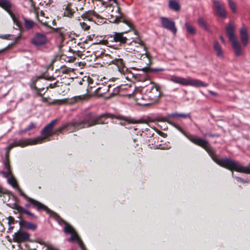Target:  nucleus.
<instances>
[{
	"mask_svg": "<svg viewBox=\"0 0 250 250\" xmlns=\"http://www.w3.org/2000/svg\"><path fill=\"white\" fill-rule=\"evenodd\" d=\"M172 125L178 129L192 143L204 148L212 160L219 166L231 171L250 174V167H244L239 162L229 158H218L215 151L209 142L196 135H191L186 132L180 125L173 122Z\"/></svg>",
	"mask_w": 250,
	"mask_h": 250,
	"instance_id": "f257e3e1",
	"label": "nucleus"
},
{
	"mask_svg": "<svg viewBox=\"0 0 250 250\" xmlns=\"http://www.w3.org/2000/svg\"><path fill=\"white\" fill-rule=\"evenodd\" d=\"M111 117V115L103 114L97 115L93 112H88L84 114L79 121H72L73 129L72 131H76L84 128H89L98 125L107 124L106 120Z\"/></svg>",
	"mask_w": 250,
	"mask_h": 250,
	"instance_id": "f03ea898",
	"label": "nucleus"
},
{
	"mask_svg": "<svg viewBox=\"0 0 250 250\" xmlns=\"http://www.w3.org/2000/svg\"><path fill=\"white\" fill-rule=\"evenodd\" d=\"M58 122V119H56L51 121L45 125L41 130V134L42 136H38L35 138L26 139L28 145H35L42 144L46 141H50L49 137L53 136V128Z\"/></svg>",
	"mask_w": 250,
	"mask_h": 250,
	"instance_id": "7ed1b4c3",
	"label": "nucleus"
},
{
	"mask_svg": "<svg viewBox=\"0 0 250 250\" xmlns=\"http://www.w3.org/2000/svg\"><path fill=\"white\" fill-rule=\"evenodd\" d=\"M14 24L17 27L20 31L19 35L15 38V42H17L21 38V34L26 31H30L33 29L36 25V23L23 15L16 16L12 19Z\"/></svg>",
	"mask_w": 250,
	"mask_h": 250,
	"instance_id": "20e7f679",
	"label": "nucleus"
},
{
	"mask_svg": "<svg viewBox=\"0 0 250 250\" xmlns=\"http://www.w3.org/2000/svg\"><path fill=\"white\" fill-rule=\"evenodd\" d=\"M19 194L28 203L25 205V208H29L31 207L36 208L38 211L43 210L47 214H50L53 217L58 216V214L49 209L46 206L26 195L22 189H19Z\"/></svg>",
	"mask_w": 250,
	"mask_h": 250,
	"instance_id": "39448f33",
	"label": "nucleus"
},
{
	"mask_svg": "<svg viewBox=\"0 0 250 250\" xmlns=\"http://www.w3.org/2000/svg\"><path fill=\"white\" fill-rule=\"evenodd\" d=\"M142 92L144 93L145 100L149 104L157 102L162 95L160 86L154 83L142 88Z\"/></svg>",
	"mask_w": 250,
	"mask_h": 250,
	"instance_id": "423d86ee",
	"label": "nucleus"
},
{
	"mask_svg": "<svg viewBox=\"0 0 250 250\" xmlns=\"http://www.w3.org/2000/svg\"><path fill=\"white\" fill-rule=\"evenodd\" d=\"M169 80L173 83L185 86L189 85L196 87H206L208 85V83H205L200 80L193 79L190 78L186 79L175 75L170 76Z\"/></svg>",
	"mask_w": 250,
	"mask_h": 250,
	"instance_id": "0eeeda50",
	"label": "nucleus"
},
{
	"mask_svg": "<svg viewBox=\"0 0 250 250\" xmlns=\"http://www.w3.org/2000/svg\"><path fill=\"white\" fill-rule=\"evenodd\" d=\"M226 32L229 40L232 42V47L235 55L240 56L242 54L241 46L234 35V27L231 23L228 24L227 26Z\"/></svg>",
	"mask_w": 250,
	"mask_h": 250,
	"instance_id": "6e6552de",
	"label": "nucleus"
},
{
	"mask_svg": "<svg viewBox=\"0 0 250 250\" xmlns=\"http://www.w3.org/2000/svg\"><path fill=\"white\" fill-rule=\"evenodd\" d=\"M71 42L74 43V46L72 45L70 46L69 48V52L72 53L73 55H70V54H62L60 58L61 60H63L64 61L67 62H74L76 59V56L81 57L82 55V51L76 49V45H79L81 44L80 42L76 43V40L73 39Z\"/></svg>",
	"mask_w": 250,
	"mask_h": 250,
	"instance_id": "1a4fd4ad",
	"label": "nucleus"
},
{
	"mask_svg": "<svg viewBox=\"0 0 250 250\" xmlns=\"http://www.w3.org/2000/svg\"><path fill=\"white\" fill-rule=\"evenodd\" d=\"M126 32H113L112 34L107 35V40L112 42L115 43V45L122 46L127 42L128 38L125 36Z\"/></svg>",
	"mask_w": 250,
	"mask_h": 250,
	"instance_id": "9d476101",
	"label": "nucleus"
},
{
	"mask_svg": "<svg viewBox=\"0 0 250 250\" xmlns=\"http://www.w3.org/2000/svg\"><path fill=\"white\" fill-rule=\"evenodd\" d=\"M212 1L214 16L222 19H226L228 15L224 3L219 0H212Z\"/></svg>",
	"mask_w": 250,
	"mask_h": 250,
	"instance_id": "9b49d317",
	"label": "nucleus"
},
{
	"mask_svg": "<svg viewBox=\"0 0 250 250\" xmlns=\"http://www.w3.org/2000/svg\"><path fill=\"white\" fill-rule=\"evenodd\" d=\"M48 42L46 35L43 33L36 32L31 39V43L36 47H43Z\"/></svg>",
	"mask_w": 250,
	"mask_h": 250,
	"instance_id": "f8f14e48",
	"label": "nucleus"
},
{
	"mask_svg": "<svg viewBox=\"0 0 250 250\" xmlns=\"http://www.w3.org/2000/svg\"><path fill=\"white\" fill-rule=\"evenodd\" d=\"M161 23L163 28L171 32L173 35H176L177 32V28L175 22L171 19L162 17L160 18Z\"/></svg>",
	"mask_w": 250,
	"mask_h": 250,
	"instance_id": "ddd939ff",
	"label": "nucleus"
},
{
	"mask_svg": "<svg viewBox=\"0 0 250 250\" xmlns=\"http://www.w3.org/2000/svg\"><path fill=\"white\" fill-rule=\"evenodd\" d=\"M29 146L25 139H21L18 141H15L13 143L10 144L6 148L5 154V159L4 161H10V151L14 147L21 146L23 147Z\"/></svg>",
	"mask_w": 250,
	"mask_h": 250,
	"instance_id": "4468645a",
	"label": "nucleus"
},
{
	"mask_svg": "<svg viewBox=\"0 0 250 250\" xmlns=\"http://www.w3.org/2000/svg\"><path fill=\"white\" fill-rule=\"evenodd\" d=\"M179 118H183L184 119L190 118V116L189 114L173 113L167 115L166 117L161 118L160 121L166 122L172 125V123L174 122L173 120Z\"/></svg>",
	"mask_w": 250,
	"mask_h": 250,
	"instance_id": "2eb2a0df",
	"label": "nucleus"
},
{
	"mask_svg": "<svg viewBox=\"0 0 250 250\" xmlns=\"http://www.w3.org/2000/svg\"><path fill=\"white\" fill-rule=\"evenodd\" d=\"M128 98H132L138 104L140 105H146L149 103H144L143 101H146L144 97V93L142 92V89L141 91L136 89L132 93H127L125 95Z\"/></svg>",
	"mask_w": 250,
	"mask_h": 250,
	"instance_id": "dca6fc26",
	"label": "nucleus"
},
{
	"mask_svg": "<svg viewBox=\"0 0 250 250\" xmlns=\"http://www.w3.org/2000/svg\"><path fill=\"white\" fill-rule=\"evenodd\" d=\"M9 206L12 208L16 210L17 212L20 214V215L22 214H26L32 218L35 219H37L38 218V217L34 213L25 209L24 207L19 205L17 203H14L12 204L11 206Z\"/></svg>",
	"mask_w": 250,
	"mask_h": 250,
	"instance_id": "f3484780",
	"label": "nucleus"
},
{
	"mask_svg": "<svg viewBox=\"0 0 250 250\" xmlns=\"http://www.w3.org/2000/svg\"><path fill=\"white\" fill-rule=\"evenodd\" d=\"M42 78H44L43 75L34 77L31 79L29 84L30 88L33 90H35L37 92V95L40 97H42L45 92H44L43 94L41 93V91L44 89V87H38L36 86L37 81Z\"/></svg>",
	"mask_w": 250,
	"mask_h": 250,
	"instance_id": "a211bd4d",
	"label": "nucleus"
},
{
	"mask_svg": "<svg viewBox=\"0 0 250 250\" xmlns=\"http://www.w3.org/2000/svg\"><path fill=\"white\" fill-rule=\"evenodd\" d=\"M0 7L8 13L12 19L16 16L17 14H14L12 10L13 5L9 0H0Z\"/></svg>",
	"mask_w": 250,
	"mask_h": 250,
	"instance_id": "6ab92c4d",
	"label": "nucleus"
},
{
	"mask_svg": "<svg viewBox=\"0 0 250 250\" xmlns=\"http://www.w3.org/2000/svg\"><path fill=\"white\" fill-rule=\"evenodd\" d=\"M30 238V234L26 232L18 231L13 235V240L15 242L21 243L28 241Z\"/></svg>",
	"mask_w": 250,
	"mask_h": 250,
	"instance_id": "aec40b11",
	"label": "nucleus"
},
{
	"mask_svg": "<svg viewBox=\"0 0 250 250\" xmlns=\"http://www.w3.org/2000/svg\"><path fill=\"white\" fill-rule=\"evenodd\" d=\"M114 22L115 23L123 22L128 25L130 29H132L135 34L137 35L138 34V31L134 28V25L131 20L126 19L123 15H120L119 17H116Z\"/></svg>",
	"mask_w": 250,
	"mask_h": 250,
	"instance_id": "412c9836",
	"label": "nucleus"
},
{
	"mask_svg": "<svg viewBox=\"0 0 250 250\" xmlns=\"http://www.w3.org/2000/svg\"><path fill=\"white\" fill-rule=\"evenodd\" d=\"M67 29L64 27L51 28V33H54L57 34L61 42H63L65 39V36L67 34Z\"/></svg>",
	"mask_w": 250,
	"mask_h": 250,
	"instance_id": "4be33fe9",
	"label": "nucleus"
},
{
	"mask_svg": "<svg viewBox=\"0 0 250 250\" xmlns=\"http://www.w3.org/2000/svg\"><path fill=\"white\" fill-rule=\"evenodd\" d=\"M19 218H21L19 221V225L21 228L29 229L33 231H35L37 229V225L36 224L21 219V216L19 217Z\"/></svg>",
	"mask_w": 250,
	"mask_h": 250,
	"instance_id": "5701e85b",
	"label": "nucleus"
},
{
	"mask_svg": "<svg viewBox=\"0 0 250 250\" xmlns=\"http://www.w3.org/2000/svg\"><path fill=\"white\" fill-rule=\"evenodd\" d=\"M72 121L70 123H65L62 126L53 130V136L54 135H58L61 133H62L63 130L70 131L73 132L72 129H73L72 125Z\"/></svg>",
	"mask_w": 250,
	"mask_h": 250,
	"instance_id": "b1692460",
	"label": "nucleus"
},
{
	"mask_svg": "<svg viewBox=\"0 0 250 250\" xmlns=\"http://www.w3.org/2000/svg\"><path fill=\"white\" fill-rule=\"evenodd\" d=\"M111 63L116 65L119 71L121 73H124L127 69V68L125 66V62L122 59L115 58L111 62Z\"/></svg>",
	"mask_w": 250,
	"mask_h": 250,
	"instance_id": "393cba45",
	"label": "nucleus"
},
{
	"mask_svg": "<svg viewBox=\"0 0 250 250\" xmlns=\"http://www.w3.org/2000/svg\"><path fill=\"white\" fill-rule=\"evenodd\" d=\"M81 17L84 20H88L89 21H92L93 17H96L100 18V16L98 15L94 10H88L83 13Z\"/></svg>",
	"mask_w": 250,
	"mask_h": 250,
	"instance_id": "a878e982",
	"label": "nucleus"
},
{
	"mask_svg": "<svg viewBox=\"0 0 250 250\" xmlns=\"http://www.w3.org/2000/svg\"><path fill=\"white\" fill-rule=\"evenodd\" d=\"M3 165L4 166L6 171H1V173L5 178H8L10 175H12V168L11 167L10 161H3Z\"/></svg>",
	"mask_w": 250,
	"mask_h": 250,
	"instance_id": "bb28decb",
	"label": "nucleus"
},
{
	"mask_svg": "<svg viewBox=\"0 0 250 250\" xmlns=\"http://www.w3.org/2000/svg\"><path fill=\"white\" fill-rule=\"evenodd\" d=\"M240 36L242 44L243 45L246 46L249 41L247 30L245 27H243L241 28Z\"/></svg>",
	"mask_w": 250,
	"mask_h": 250,
	"instance_id": "cd10ccee",
	"label": "nucleus"
},
{
	"mask_svg": "<svg viewBox=\"0 0 250 250\" xmlns=\"http://www.w3.org/2000/svg\"><path fill=\"white\" fill-rule=\"evenodd\" d=\"M63 10V16L64 17H68L69 18H72L74 17V15L76 11L74 9L71 8L70 4H67Z\"/></svg>",
	"mask_w": 250,
	"mask_h": 250,
	"instance_id": "c85d7f7f",
	"label": "nucleus"
},
{
	"mask_svg": "<svg viewBox=\"0 0 250 250\" xmlns=\"http://www.w3.org/2000/svg\"><path fill=\"white\" fill-rule=\"evenodd\" d=\"M56 219H59L61 220L62 223L65 225L63 228V231L65 233L72 234L75 231L74 228L69 224H67L64 220L62 219L58 215V216L54 217Z\"/></svg>",
	"mask_w": 250,
	"mask_h": 250,
	"instance_id": "c756f323",
	"label": "nucleus"
},
{
	"mask_svg": "<svg viewBox=\"0 0 250 250\" xmlns=\"http://www.w3.org/2000/svg\"><path fill=\"white\" fill-rule=\"evenodd\" d=\"M134 43L135 44L138 43L139 45H136V47L137 48H141V49L143 50V52H145V44L143 42V41L140 38H137L135 40H133L130 44V45H132V43ZM144 54V53H140L138 55L139 57L140 58L142 56V55Z\"/></svg>",
	"mask_w": 250,
	"mask_h": 250,
	"instance_id": "7c9ffc66",
	"label": "nucleus"
},
{
	"mask_svg": "<svg viewBox=\"0 0 250 250\" xmlns=\"http://www.w3.org/2000/svg\"><path fill=\"white\" fill-rule=\"evenodd\" d=\"M168 6L171 10L177 12L181 9V6L178 0H169Z\"/></svg>",
	"mask_w": 250,
	"mask_h": 250,
	"instance_id": "2f4dec72",
	"label": "nucleus"
},
{
	"mask_svg": "<svg viewBox=\"0 0 250 250\" xmlns=\"http://www.w3.org/2000/svg\"><path fill=\"white\" fill-rule=\"evenodd\" d=\"M115 118L118 119L120 120H124L128 124H139V123H144L143 120H137L134 119H132V118H128V117H125L122 116H116L115 117Z\"/></svg>",
	"mask_w": 250,
	"mask_h": 250,
	"instance_id": "473e14b6",
	"label": "nucleus"
},
{
	"mask_svg": "<svg viewBox=\"0 0 250 250\" xmlns=\"http://www.w3.org/2000/svg\"><path fill=\"white\" fill-rule=\"evenodd\" d=\"M213 49L216 53V56L222 58H223V53L221 45L219 44L218 42H215L213 45Z\"/></svg>",
	"mask_w": 250,
	"mask_h": 250,
	"instance_id": "72a5a7b5",
	"label": "nucleus"
},
{
	"mask_svg": "<svg viewBox=\"0 0 250 250\" xmlns=\"http://www.w3.org/2000/svg\"><path fill=\"white\" fill-rule=\"evenodd\" d=\"M73 71V69L71 68H69L66 67L65 65L61 66L59 69H57L56 70V73H59L58 76H61V75H62L64 74H69L71 72H72Z\"/></svg>",
	"mask_w": 250,
	"mask_h": 250,
	"instance_id": "f704fd0d",
	"label": "nucleus"
},
{
	"mask_svg": "<svg viewBox=\"0 0 250 250\" xmlns=\"http://www.w3.org/2000/svg\"><path fill=\"white\" fill-rule=\"evenodd\" d=\"M10 177L8 179V182L13 188H16L19 192V189H21L19 186L16 180L14 177L13 174L9 176Z\"/></svg>",
	"mask_w": 250,
	"mask_h": 250,
	"instance_id": "c9c22d12",
	"label": "nucleus"
},
{
	"mask_svg": "<svg viewBox=\"0 0 250 250\" xmlns=\"http://www.w3.org/2000/svg\"><path fill=\"white\" fill-rule=\"evenodd\" d=\"M185 27L188 32L191 35H194L196 33L195 28L190 24L189 21H186L185 23Z\"/></svg>",
	"mask_w": 250,
	"mask_h": 250,
	"instance_id": "e433bc0d",
	"label": "nucleus"
},
{
	"mask_svg": "<svg viewBox=\"0 0 250 250\" xmlns=\"http://www.w3.org/2000/svg\"><path fill=\"white\" fill-rule=\"evenodd\" d=\"M130 86L126 84V85H121L120 86H117L114 89V92L112 93L113 95H116L119 94L122 90L127 89L128 88H129Z\"/></svg>",
	"mask_w": 250,
	"mask_h": 250,
	"instance_id": "4c0bfd02",
	"label": "nucleus"
},
{
	"mask_svg": "<svg viewBox=\"0 0 250 250\" xmlns=\"http://www.w3.org/2000/svg\"><path fill=\"white\" fill-rule=\"evenodd\" d=\"M71 237L68 239V241L69 242H74V241H77V243L81 239L77 233L76 232V231L73 232V233L71 234Z\"/></svg>",
	"mask_w": 250,
	"mask_h": 250,
	"instance_id": "58836bf2",
	"label": "nucleus"
},
{
	"mask_svg": "<svg viewBox=\"0 0 250 250\" xmlns=\"http://www.w3.org/2000/svg\"><path fill=\"white\" fill-rule=\"evenodd\" d=\"M36 127V125L34 123H30V124L24 129L20 131L19 134H22L27 132V131L33 129Z\"/></svg>",
	"mask_w": 250,
	"mask_h": 250,
	"instance_id": "ea45409f",
	"label": "nucleus"
},
{
	"mask_svg": "<svg viewBox=\"0 0 250 250\" xmlns=\"http://www.w3.org/2000/svg\"><path fill=\"white\" fill-rule=\"evenodd\" d=\"M143 70L146 73L148 72H156L159 71H163L164 68H151L149 67H145L143 68Z\"/></svg>",
	"mask_w": 250,
	"mask_h": 250,
	"instance_id": "a19ab883",
	"label": "nucleus"
},
{
	"mask_svg": "<svg viewBox=\"0 0 250 250\" xmlns=\"http://www.w3.org/2000/svg\"><path fill=\"white\" fill-rule=\"evenodd\" d=\"M229 7L233 13L236 12V6L234 1L232 0H228Z\"/></svg>",
	"mask_w": 250,
	"mask_h": 250,
	"instance_id": "79ce46f5",
	"label": "nucleus"
},
{
	"mask_svg": "<svg viewBox=\"0 0 250 250\" xmlns=\"http://www.w3.org/2000/svg\"><path fill=\"white\" fill-rule=\"evenodd\" d=\"M63 83L60 82L59 81H56L55 83H50L49 85L46 87L47 89L48 88H54L57 87H60L62 85Z\"/></svg>",
	"mask_w": 250,
	"mask_h": 250,
	"instance_id": "37998d69",
	"label": "nucleus"
},
{
	"mask_svg": "<svg viewBox=\"0 0 250 250\" xmlns=\"http://www.w3.org/2000/svg\"><path fill=\"white\" fill-rule=\"evenodd\" d=\"M7 195L9 197L10 195H13L12 193L7 189H6L0 186V196L2 197V195Z\"/></svg>",
	"mask_w": 250,
	"mask_h": 250,
	"instance_id": "c03bdc74",
	"label": "nucleus"
},
{
	"mask_svg": "<svg viewBox=\"0 0 250 250\" xmlns=\"http://www.w3.org/2000/svg\"><path fill=\"white\" fill-rule=\"evenodd\" d=\"M80 26L84 31H88L90 29V25L85 22H80Z\"/></svg>",
	"mask_w": 250,
	"mask_h": 250,
	"instance_id": "a18cd8bd",
	"label": "nucleus"
},
{
	"mask_svg": "<svg viewBox=\"0 0 250 250\" xmlns=\"http://www.w3.org/2000/svg\"><path fill=\"white\" fill-rule=\"evenodd\" d=\"M198 23L201 27H204L205 29L207 28V23L205 20L202 17H200L198 20Z\"/></svg>",
	"mask_w": 250,
	"mask_h": 250,
	"instance_id": "49530a36",
	"label": "nucleus"
},
{
	"mask_svg": "<svg viewBox=\"0 0 250 250\" xmlns=\"http://www.w3.org/2000/svg\"><path fill=\"white\" fill-rule=\"evenodd\" d=\"M88 98V96L86 94H83L78 96H76L75 99L76 101L85 100Z\"/></svg>",
	"mask_w": 250,
	"mask_h": 250,
	"instance_id": "de8ad7c7",
	"label": "nucleus"
},
{
	"mask_svg": "<svg viewBox=\"0 0 250 250\" xmlns=\"http://www.w3.org/2000/svg\"><path fill=\"white\" fill-rule=\"evenodd\" d=\"M40 23L43 26L50 29L51 30V28H53L51 27V24H50V22L45 21H43L42 20H40Z\"/></svg>",
	"mask_w": 250,
	"mask_h": 250,
	"instance_id": "09e8293b",
	"label": "nucleus"
},
{
	"mask_svg": "<svg viewBox=\"0 0 250 250\" xmlns=\"http://www.w3.org/2000/svg\"><path fill=\"white\" fill-rule=\"evenodd\" d=\"M146 131L147 132L146 134L147 135V137H152L153 136L154 133L152 130L146 128Z\"/></svg>",
	"mask_w": 250,
	"mask_h": 250,
	"instance_id": "8fccbe9b",
	"label": "nucleus"
},
{
	"mask_svg": "<svg viewBox=\"0 0 250 250\" xmlns=\"http://www.w3.org/2000/svg\"><path fill=\"white\" fill-rule=\"evenodd\" d=\"M78 244L82 250H87L84 244L81 239L79 240V241L78 242Z\"/></svg>",
	"mask_w": 250,
	"mask_h": 250,
	"instance_id": "3c124183",
	"label": "nucleus"
},
{
	"mask_svg": "<svg viewBox=\"0 0 250 250\" xmlns=\"http://www.w3.org/2000/svg\"><path fill=\"white\" fill-rule=\"evenodd\" d=\"M50 104H61L62 101L60 100H54L51 102H49Z\"/></svg>",
	"mask_w": 250,
	"mask_h": 250,
	"instance_id": "603ef678",
	"label": "nucleus"
},
{
	"mask_svg": "<svg viewBox=\"0 0 250 250\" xmlns=\"http://www.w3.org/2000/svg\"><path fill=\"white\" fill-rule=\"evenodd\" d=\"M205 136H208L211 138H218L220 137L219 134H212V133H207L205 134Z\"/></svg>",
	"mask_w": 250,
	"mask_h": 250,
	"instance_id": "864d4df0",
	"label": "nucleus"
},
{
	"mask_svg": "<svg viewBox=\"0 0 250 250\" xmlns=\"http://www.w3.org/2000/svg\"><path fill=\"white\" fill-rule=\"evenodd\" d=\"M10 36H11V35H10V34L1 35H0V38L2 39L8 40V39H9V38Z\"/></svg>",
	"mask_w": 250,
	"mask_h": 250,
	"instance_id": "5fc2aeb1",
	"label": "nucleus"
},
{
	"mask_svg": "<svg viewBox=\"0 0 250 250\" xmlns=\"http://www.w3.org/2000/svg\"><path fill=\"white\" fill-rule=\"evenodd\" d=\"M45 246L46 247L47 250H59V249L55 248L50 245H45Z\"/></svg>",
	"mask_w": 250,
	"mask_h": 250,
	"instance_id": "6e6d98bb",
	"label": "nucleus"
},
{
	"mask_svg": "<svg viewBox=\"0 0 250 250\" xmlns=\"http://www.w3.org/2000/svg\"><path fill=\"white\" fill-rule=\"evenodd\" d=\"M25 250H37L36 248H31L28 244H26L25 245Z\"/></svg>",
	"mask_w": 250,
	"mask_h": 250,
	"instance_id": "4d7b16f0",
	"label": "nucleus"
},
{
	"mask_svg": "<svg viewBox=\"0 0 250 250\" xmlns=\"http://www.w3.org/2000/svg\"><path fill=\"white\" fill-rule=\"evenodd\" d=\"M14 222H15L14 218L13 217H12V216L9 217V218H8V223L9 224H14Z\"/></svg>",
	"mask_w": 250,
	"mask_h": 250,
	"instance_id": "13d9d810",
	"label": "nucleus"
},
{
	"mask_svg": "<svg viewBox=\"0 0 250 250\" xmlns=\"http://www.w3.org/2000/svg\"><path fill=\"white\" fill-rule=\"evenodd\" d=\"M84 83H85V85H87V83L83 79H82L78 82L79 85H83Z\"/></svg>",
	"mask_w": 250,
	"mask_h": 250,
	"instance_id": "bf43d9fd",
	"label": "nucleus"
},
{
	"mask_svg": "<svg viewBox=\"0 0 250 250\" xmlns=\"http://www.w3.org/2000/svg\"><path fill=\"white\" fill-rule=\"evenodd\" d=\"M158 132V133L160 136H162V137H164V138L166 137V136H167V134H165L164 132H162V131H158V132Z\"/></svg>",
	"mask_w": 250,
	"mask_h": 250,
	"instance_id": "052dcab7",
	"label": "nucleus"
},
{
	"mask_svg": "<svg viewBox=\"0 0 250 250\" xmlns=\"http://www.w3.org/2000/svg\"><path fill=\"white\" fill-rule=\"evenodd\" d=\"M45 79L49 81H52L54 80L55 79V78L53 76H47L45 78Z\"/></svg>",
	"mask_w": 250,
	"mask_h": 250,
	"instance_id": "680f3d73",
	"label": "nucleus"
},
{
	"mask_svg": "<svg viewBox=\"0 0 250 250\" xmlns=\"http://www.w3.org/2000/svg\"><path fill=\"white\" fill-rule=\"evenodd\" d=\"M236 179H237V180L240 182H242V183H245V181L242 179L240 177H236Z\"/></svg>",
	"mask_w": 250,
	"mask_h": 250,
	"instance_id": "e2e57ef3",
	"label": "nucleus"
},
{
	"mask_svg": "<svg viewBox=\"0 0 250 250\" xmlns=\"http://www.w3.org/2000/svg\"><path fill=\"white\" fill-rule=\"evenodd\" d=\"M42 101L43 102V103H48V100H47V98H46V97H44L43 96L42 97Z\"/></svg>",
	"mask_w": 250,
	"mask_h": 250,
	"instance_id": "0e129e2a",
	"label": "nucleus"
},
{
	"mask_svg": "<svg viewBox=\"0 0 250 250\" xmlns=\"http://www.w3.org/2000/svg\"><path fill=\"white\" fill-rule=\"evenodd\" d=\"M208 93H209L210 94H211V95H213V96H217L218 95H217V94L216 93H215V92H213V91H211V90H209V91H208Z\"/></svg>",
	"mask_w": 250,
	"mask_h": 250,
	"instance_id": "69168bd1",
	"label": "nucleus"
},
{
	"mask_svg": "<svg viewBox=\"0 0 250 250\" xmlns=\"http://www.w3.org/2000/svg\"><path fill=\"white\" fill-rule=\"evenodd\" d=\"M136 49H135V48H134V49H133V51L134 52H138H138H141V51H140V50H139V49H141V48H137V47H136ZM134 53H135V52H134Z\"/></svg>",
	"mask_w": 250,
	"mask_h": 250,
	"instance_id": "338daca9",
	"label": "nucleus"
},
{
	"mask_svg": "<svg viewBox=\"0 0 250 250\" xmlns=\"http://www.w3.org/2000/svg\"><path fill=\"white\" fill-rule=\"evenodd\" d=\"M51 23H52V25H56L57 24V22L56 21H55V20H53L52 21H51Z\"/></svg>",
	"mask_w": 250,
	"mask_h": 250,
	"instance_id": "774afa93",
	"label": "nucleus"
}]
</instances>
